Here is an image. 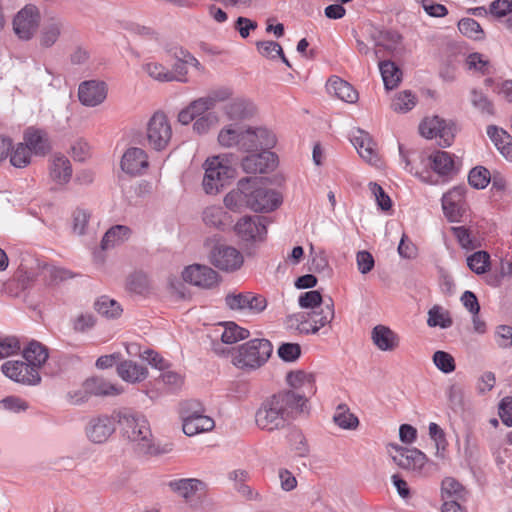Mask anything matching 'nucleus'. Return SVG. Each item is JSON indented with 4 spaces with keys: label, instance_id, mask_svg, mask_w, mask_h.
<instances>
[{
    "label": "nucleus",
    "instance_id": "obj_38",
    "mask_svg": "<svg viewBox=\"0 0 512 512\" xmlns=\"http://www.w3.org/2000/svg\"><path fill=\"white\" fill-rule=\"evenodd\" d=\"M379 70L387 90H392L398 86L402 78V72L392 61H380Z\"/></svg>",
    "mask_w": 512,
    "mask_h": 512
},
{
    "label": "nucleus",
    "instance_id": "obj_41",
    "mask_svg": "<svg viewBox=\"0 0 512 512\" xmlns=\"http://www.w3.org/2000/svg\"><path fill=\"white\" fill-rule=\"evenodd\" d=\"M85 388L90 392V394L97 396H110L118 395L121 393V390L116 385L98 377L86 380Z\"/></svg>",
    "mask_w": 512,
    "mask_h": 512
},
{
    "label": "nucleus",
    "instance_id": "obj_9",
    "mask_svg": "<svg viewBox=\"0 0 512 512\" xmlns=\"http://www.w3.org/2000/svg\"><path fill=\"white\" fill-rule=\"evenodd\" d=\"M387 453L401 469L419 472L427 463L426 455L416 448L390 443L387 445Z\"/></svg>",
    "mask_w": 512,
    "mask_h": 512
},
{
    "label": "nucleus",
    "instance_id": "obj_4",
    "mask_svg": "<svg viewBox=\"0 0 512 512\" xmlns=\"http://www.w3.org/2000/svg\"><path fill=\"white\" fill-rule=\"evenodd\" d=\"M273 351L272 344L267 339H253L233 348L231 354L232 364L241 370L252 371L262 367L270 358Z\"/></svg>",
    "mask_w": 512,
    "mask_h": 512
},
{
    "label": "nucleus",
    "instance_id": "obj_49",
    "mask_svg": "<svg viewBox=\"0 0 512 512\" xmlns=\"http://www.w3.org/2000/svg\"><path fill=\"white\" fill-rule=\"evenodd\" d=\"M142 68L154 80L159 82H170V70L163 64L155 61H148L142 65Z\"/></svg>",
    "mask_w": 512,
    "mask_h": 512
},
{
    "label": "nucleus",
    "instance_id": "obj_1",
    "mask_svg": "<svg viewBox=\"0 0 512 512\" xmlns=\"http://www.w3.org/2000/svg\"><path fill=\"white\" fill-rule=\"evenodd\" d=\"M117 423L123 438L131 444L138 457H159L173 450V444L161 443L154 437L147 417L140 412L128 409L117 411Z\"/></svg>",
    "mask_w": 512,
    "mask_h": 512
},
{
    "label": "nucleus",
    "instance_id": "obj_40",
    "mask_svg": "<svg viewBox=\"0 0 512 512\" xmlns=\"http://www.w3.org/2000/svg\"><path fill=\"white\" fill-rule=\"evenodd\" d=\"M467 490L452 477H446L441 483V497L442 500H466Z\"/></svg>",
    "mask_w": 512,
    "mask_h": 512
},
{
    "label": "nucleus",
    "instance_id": "obj_18",
    "mask_svg": "<svg viewBox=\"0 0 512 512\" xmlns=\"http://www.w3.org/2000/svg\"><path fill=\"white\" fill-rule=\"evenodd\" d=\"M183 280L194 286L211 289L219 282V276L211 267L201 264H193L182 272Z\"/></svg>",
    "mask_w": 512,
    "mask_h": 512
},
{
    "label": "nucleus",
    "instance_id": "obj_47",
    "mask_svg": "<svg viewBox=\"0 0 512 512\" xmlns=\"http://www.w3.org/2000/svg\"><path fill=\"white\" fill-rule=\"evenodd\" d=\"M427 324L430 327L439 326L441 328H448L452 325V319L449 313L440 306H433L428 312Z\"/></svg>",
    "mask_w": 512,
    "mask_h": 512
},
{
    "label": "nucleus",
    "instance_id": "obj_14",
    "mask_svg": "<svg viewBox=\"0 0 512 512\" xmlns=\"http://www.w3.org/2000/svg\"><path fill=\"white\" fill-rule=\"evenodd\" d=\"M465 193L464 186H456L443 195L442 210L449 222H460L466 212Z\"/></svg>",
    "mask_w": 512,
    "mask_h": 512
},
{
    "label": "nucleus",
    "instance_id": "obj_60",
    "mask_svg": "<svg viewBox=\"0 0 512 512\" xmlns=\"http://www.w3.org/2000/svg\"><path fill=\"white\" fill-rule=\"evenodd\" d=\"M246 302L245 310L249 311L251 314H260L267 307L266 298L252 292H246Z\"/></svg>",
    "mask_w": 512,
    "mask_h": 512
},
{
    "label": "nucleus",
    "instance_id": "obj_28",
    "mask_svg": "<svg viewBox=\"0 0 512 512\" xmlns=\"http://www.w3.org/2000/svg\"><path fill=\"white\" fill-rule=\"evenodd\" d=\"M168 487L185 500H190L203 489L204 483L196 478H183L170 481Z\"/></svg>",
    "mask_w": 512,
    "mask_h": 512
},
{
    "label": "nucleus",
    "instance_id": "obj_12",
    "mask_svg": "<svg viewBox=\"0 0 512 512\" xmlns=\"http://www.w3.org/2000/svg\"><path fill=\"white\" fill-rule=\"evenodd\" d=\"M267 219L261 216H243L235 224L237 236L244 242L263 241L267 234Z\"/></svg>",
    "mask_w": 512,
    "mask_h": 512
},
{
    "label": "nucleus",
    "instance_id": "obj_29",
    "mask_svg": "<svg viewBox=\"0 0 512 512\" xmlns=\"http://www.w3.org/2000/svg\"><path fill=\"white\" fill-rule=\"evenodd\" d=\"M254 113L253 103L242 97L233 99L225 106V114L231 120H243L251 117Z\"/></svg>",
    "mask_w": 512,
    "mask_h": 512
},
{
    "label": "nucleus",
    "instance_id": "obj_3",
    "mask_svg": "<svg viewBox=\"0 0 512 512\" xmlns=\"http://www.w3.org/2000/svg\"><path fill=\"white\" fill-rule=\"evenodd\" d=\"M282 203V196L266 187L257 177H246L238 181L237 187L224 197L225 206L232 211L249 208L255 212H271Z\"/></svg>",
    "mask_w": 512,
    "mask_h": 512
},
{
    "label": "nucleus",
    "instance_id": "obj_44",
    "mask_svg": "<svg viewBox=\"0 0 512 512\" xmlns=\"http://www.w3.org/2000/svg\"><path fill=\"white\" fill-rule=\"evenodd\" d=\"M40 275L49 286L57 285L73 277L70 271L48 264L43 265Z\"/></svg>",
    "mask_w": 512,
    "mask_h": 512
},
{
    "label": "nucleus",
    "instance_id": "obj_30",
    "mask_svg": "<svg viewBox=\"0 0 512 512\" xmlns=\"http://www.w3.org/2000/svg\"><path fill=\"white\" fill-rule=\"evenodd\" d=\"M487 135L497 150L509 161H512V137L503 129L491 125L487 128Z\"/></svg>",
    "mask_w": 512,
    "mask_h": 512
},
{
    "label": "nucleus",
    "instance_id": "obj_15",
    "mask_svg": "<svg viewBox=\"0 0 512 512\" xmlns=\"http://www.w3.org/2000/svg\"><path fill=\"white\" fill-rule=\"evenodd\" d=\"M1 370L6 377L17 383L38 385L41 382V377L37 369L30 367L26 361H6L2 364Z\"/></svg>",
    "mask_w": 512,
    "mask_h": 512
},
{
    "label": "nucleus",
    "instance_id": "obj_52",
    "mask_svg": "<svg viewBox=\"0 0 512 512\" xmlns=\"http://www.w3.org/2000/svg\"><path fill=\"white\" fill-rule=\"evenodd\" d=\"M126 287L129 291L143 294L148 290L149 280L145 273L134 272L130 274L126 281Z\"/></svg>",
    "mask_w": 512,
    "mask_h": 512
},
{
    "label": "nucleus",
    "instance_id": "obj_24",
    "mask_svg": "<svg viewBox=\"0 0 512 512\" xmlns=\"http://www.w3.org/2000/svg\"><path fill=\"white\" fill-rule=\"evenodd\" d=\"M375 40V50L372 53L374 60L381 58V49L389 53H396L402 49V36L396 31H380Z\"/></svg>",
    "mask_w": 512,
    "mask_h": 512
},
{
    "label": "nucleus",
    "instance_id": "obj_22",
    "mask_svg": "<svg viewBox=\"0 0 512 512\" xmlns=\"http://www.w3.org/2000/svg\"><path fill=\"white\" fill-rule=\"evenodd\" d=\"M371 341L382 352H393L400 345V337L388 326L379 324L371 331Z\"/></svg>",
    "mask_w": 512,
    "mask_h": 512
},
{
    "label": "nucleus",
    "instance_id": "obj_62",
    "mask_svg": "<svg viewBox=\"0 0 512 512\" xmlns=\"http://www.w3.org/2000/svg\"><path fill=\"white\" fill-rule=\"evenodd\" d=\"M322 295L317 290H312L300 294L298 303L301 308L314 309L322 303Z\"/></svg>",
    "mask_w": 512,
    "mask_h": 512
},
{
    "label": "nucleus",
    "instance_id": "obj_23",
    "mask_svg": "<svg viewBox=\"0 0 512 512\" xmlns=\"http://www.w3.org/2000/svg\"><path fill=\"white\" fill-rule=\"evenodd\" d=\"M287 384L295 393L304 395L306 400L316 391L314 376L302 370L291 371L286 376Z\"/></svg>",
    "mask_w": 512,
    "mask_h": 512
},
{
    "label": "nucleus",
    "instance_id": "obj_17",
    "mask_svg": "<svg viewBox=\"0 0 512 512\" xmlns=\"http://www.w3.org/2000/svg\"><path fill=\"white\" fill-rule=\"evenodd\" d=\"M419 131L421 135L427 139L438 137L439 145L444 147L450 146L454 139L452 127L447 125L446 122L438 116L424 119L419 126Z\"/></svg>",
    "mask_w": 512,
    "mask_h": 512
},
{
    "label": "nucleus",
    "instance_id": "obj_56",
    "mask_svg": "<svg viewBox=\"0 0 512 512\" xmlns=\"http://www.w3.org/2000/svg\"><path fill=\"white\" fill-rule=\"evenodd\" d=\"M193 428L187 430L186 424L182 425V429L185 435L192 437L200 433L211 431L215 427V421L211 417H200L196 421H192Z\"/></svg>",
    "mask_w": 512,
    "mask_h": 512
},
{
    "label": "nucleus",
    "instance_id": "obj_61",
    "mask_svg": "<svg viewBox=\"0 0 512 512\" xmlns=\"http://www.w3.org/2000/svg\"><path fill=\"white\" fill-rule=\"evenodd\" d=\"M157 381L162 382L169 390H176L182 386L183 377L181 374L168 368L161 372Z\"/></svg>",
    "mask_w": 512,
    "mask_h": 512
},
{
    "label": "nucleus",
    "instance_id": "obj_31",
    "mask_svg": "<svg viewBox=\"0 0 512 512\" xmlns=\"http://www.w3.org/2000/svg\"><path fill=\"white\" fill-rule=\"evenodd\" d=\"M118 375L126 382L137 383L146 379L148 371L146 367L132 361L125 360L117 367Z\"/></svg>",
    "mask_w": 512,
    "mask_h": 512
},
{
    "label": "nucleus",
    "instance_id": "obj_39",
    "mask_svg": "<svg viewBox=\"0 0 512 512\" xmlns=\"http://www.w3.org/2000/svg\"><path fill=\"white\" fill-rule=\"evenodd\" d=\"M130 233V229L124 225L111 227L102 238V249L106 250L122 244L130 237Z\"/></svg>",
    "mask_w": 512,
    "mask_h": 512
},
{
    "label": "nucleus",
    "instance_id": "obj_59",
    "mask_svg": "<svg viewBox=\"0 0 512 512\" xmlns=\"http://www.w3.org/2000/svg\"><path fill=\"white\" fill-rule=\"evenodd\" d=\"M289 441L293 450L300 457H305L309 453V446L303 433L299 430H293L289 434Z\"/></svg>",
    "mask_w": 512,
    "mask_h": 512
},
{
    "label": "nucleus",
    "instance_id": "obj_13",
    "mask_svg": "<svg viewBox=\"0 0 512 512\" xmlns=\"http://www.w3.org/2000/svg\"><path fill=\"white\" fill-rule=\"evenodd\" d=\"M276 143L275 135L266 128H241L239 149L253 152L272 148Z\"/></svg>",
    "mask_w": 512,
    "mask_h": 512
},
{
    "label": "nucleus",
    "instance_id": "obj_19",
    "mask_svg": "<svg viewBox=\"0 0 512 512\" xmlns=\"http://www.w3.org/2000/svg\"><path fill=\"white\" fill-rule=\"evenodd\" d=\"M107 92V85L103 81H84L79 85L78 98L84 106L95 107L105 101Z\"/></svg>",
    "mask_w": 512,
    "mask_h": 512
},
{
    "label": "nucleus",
    "instance_id": "obj_58",
    "mask_svg": "<svg viewBox=\"0 0 512 512\" xmlns=\"http://www.w3.org/2000/svg\"><path fill=\"white\" fill-rule=\"evenodd\" d=\"M415 96L408 91L399 93L392 102V109L405 113L415 106Z\"/></svg>",
    "mask_w": 512,
    "mask_h": 512
},
{
    "label": "nucleus",
    "instance_id": "obj_46",
    "mask_svg": "<svg viewBox=\"0 0 512 512\" xmlns=\"http://www.w3.org/2000/svg\"><path fill=\"white\" fill-rule=\"evenodd\" d=\"M241 136V127L227 125L223 127L218 134V142L222 147L230 148L237 146L239 148Z\"/></svg>",
    "mask_w": 512,
    "mask_h": 512
},
{
    "label": "nucleus",
    "instance_id": "obj_20",
    "mask_svg": "<svg viewBox=\"0 0 512 512\" xmlns=\"http://www.w3.org/2000/svg\"><path fill=\"white\" fill-rule=\"evenodd\" d=\"M241 166L246 173H266L276 166L274 153L268 149L261 152L251 153L243 158Z\"/></svg>",
    "mask_w": 512,
    "mask_h": 512
},
{
    "label": "nucleus",
    "instance_id": "obj_50",
    "mask_svg": "<svg viewBox=\"0 0 512 512\" xmlns=\"http://www.w3.org/2000/svg\"><path fill=\"white\" fill-rule=\"evenodd\" d=\"M193 121V131L199 135H203L218 124L219 117L215 112L211 111Z\"/></svg>",
    "mask_w": 512,
    "mask_h": 512
},
{
    "label": "nucleus",
    "instance_id": "obj_7",
    "mask_svg": "<svg viewBox=\"0 0 512 512\" xmlns=\"http://www.w3.org/2000/svg\"><path fill=\"white\" fill-rule=\"evenodd\" d=\"M173 131L168 116L163 111H156L146 125V140L148 146L157 152L168 148Z\"/></svg>",
    "mask_w": 512,
    "mask_h": 512
},
{
    "label": "nucleus",
    "instance_id": "obj_8",
    "mask_svg": "<svg viewBox=\"0 0 512 512\" xmlns=\"http://www.w3.org/2000/svg\"><path fill=\"white\" fill-rule=\"evenodd\" d=\"M41 13L34 4H27L20 9L13 19V31L21 40H31L40 27Z\"/></svg>",
    "mask_w": 512,
    "mask_h": 512
},
{
    "label": "nucleus",
    "instance_id": "obj_33",
    "mask_svg": "<svg viewBox=\"0 0 512 512\" xmlns=\"http://www.w3.org/2000/svg\"><path fill=\"white\" fill-rule=\"evenodd\" d=\"M23 357L30 367L39 369L48 359L47 349L39 342L32 341L23 351Z\"/></svg>",
    "mask_w": 512,
    "mask_h": 512
},
{
    "label": "nucleus",
    "instance_id": "obj_36",
    "mask_svg": "<svg viewBox=\"0 0 512 512\" xmlns=\"http://www.w3.org/2000/svg\"><path fill=\"white\" fill-rule=\"evenodd\" d=\"M432 169L439 175H451L456 172V164L452 155L445 151H437L430 155Z\"/></svg>",
    "mask_w": 512,
    "mask_h": 512
},
{
    "label": "nucleus",
    "instance_id": "obj_10",
    "mask_svg": "<svg viewBox=\"0 0 512 512\" xmlns=\"http://www.w3.org/2000/svg\"><path fill=\"white\" fill-rule=\"evenodd\" d=\"M117 423V412L112 415L101 414L89 419L85 434L94 444H103L114 434Z\"/></svg>",
    "mask_w": 512,
    "mask_h": 512
},
{
    "label": "nucleus",
    "instance_id": "obj_16",
    "mask_svg": "<svg viewBox=\"0 0 512 512\" xmlns=\"http://www.w3.org/2000/svg\"><path fill=\"white\" fill-rule=\"evenodd\" d=\"M121 170L132 177L141 176L149 168L147 152L139 147H130L122 155L120 161Z\"/></svg>",
    "mask_w": 512,
    "mask_h": 512
},
{
    "label": "nucleus",
    "instance_id": "obj_42",
    "mask_svg": "<svg viewBox=\"0 0 512 512\" xmlns=\"http://www.w3.org/2000/svg\"><path fill=\"white\" fill-rule=\"evenodd\" d=\"M220 325L223 328L221 340L225 344H234L248 338L250 335L247 329L238 326L234 322H225Z\"/></svg>",
    "mask_w": 512,
    "mask_h": 512
},
{
    "label": "nucleus",
    "instance_id": "obj_43",
    "mask_svg": "<svg viewBox=\"0 0 512 512\" xmlns=\"http://www.w3.org/2000/svg\"><path fill=\"white\" fill-rule=\"evenodd\" d=\"M333 421L339 428L346 430H354L359 425L358 418L345 405L336 408Z\"/></svg>",
    "mask_w": 512,
    "mask_h": 512
},
{
    "label": "nucleus",
    "instance_id": "obj_6",
    "mask_svg": "<svg viewBox=\"0 0 512 512\" xmlns=\"http://www.w3.org/2000/svg\"><path fill=\"white\" fill-rule=\"evenodd\" d=\"M334 303L331 298L325 302V306L320 311L313 310L308 313H299L287 318V323L293 327L297 323L296 329L304 334H316L320 328L330 323L334 318Z\"/></svg>",
    "mask_w": 512,
    "mask_h": 512
},
{
    "label": "nucleus",
    "instance_id": "obj_45",
    "mask_svg": "<svg viewBox=\"0 0 512 512\" xmlns=\"http://www.w3.org/2000/svg\"><path fill=\"white\" fill-rule=\"evenodd\" d=\"M95 310L106 318H117L122 313V308L118 302L108 296L99 297L95 304Z\"/></svg>",
    "mask_w": 512,
    "mask_h": 512
},
{
    "label": "nucleus",
    "instance_id": "obj_51",
    "mask_svg": "<svg viewBox=\"0 0 512 512\" xmlns=\"http://www.w3.org/2000/svg\"><path fill=\"white\" fill-rule=\"evenodd\" d=\"M31 150L24 144L18 143L10 151V163L17 168L26 167L30 163Z\"/></svg>",
    "mask_w": 512,
    "mask_h": 512
},
{
    "label": "nucleus",
    "instance_id": "obj_26",
    "mask_svg": "<svg viewBox=\"0 0 512 512\" xmlns=\"http://www.w3.org/2000/svg\"><path fill=\"white\" fill-rule=\"evenodd\" d=\"M211 102L206 97H200L192 101L187 107L182 109L178 114V121L182 125H188L193 120L206 115L212 110Z\"/></svg>",
    "mask_w": 512,
    "mask_h": 512
},
{
    "label": "nucleus",
    "instance_id": "obj_63",
    "mask_svg": "<svg viewBox=\"0 0 512 512\" xmlns=\"http://www.w3.org/2000/svg\"><path fill=\"white\" fill-rule=\"evenodd\" d=\"M356 263L358 271L363 275L372 271L375 266L374 257L366 250H361L356 253Z\"/></svg>",
    "mask_w": 512,
    "mask_h": 512
},
{
    "label": "nucleus",
    "instance_id": "obj_64",
    "mask_svg": "<svg viewBox=\"0 0 512 512\" xmlns=\"http://www.w3.org/2000/svg\"><path fill=\"white\" fill-rule=\"evenodd\" d=\"M300 354V345L296 343H283L278 348V356L286 362H293L297 360L300 357Z\"/></svg>",
    "mask_w": 512,
    "mask_h": 512
},
{
    "label": "nucleus",
    "instance_id": "obj_35",
    "mask_svg": "<svg viewBox=\"0 0 512 512\" xmlns=\"http://www.w3.org/2000/svg\"><path fill=\"white\" fill-rule=\"evenodd\" d=\"M200 417H208L205 415V409L203 405L196 400H188L181 403L180 407V418L182 420V425L186 424L187 430L193 428L192 421H196V419Z\"/></svg>",
    "mask_w": 512,
    "mask_h": 512
},
{
    "label": "nucleus",
    "instance_id": "obj_48",
    "mask_svg": "<svg viewBox=\"0 0 512 512\" xmlns=\"http://www.w3.org/2000/svg\"><path fill=\"white\" fill-rule=\"evenodd\" d=\"M458 29L464 35L474 40H482L484 31L480 24L472 18H463L458 22Z\"/></svg>",
    "mask_w": 512,
    "mask_h": 512
},
{
    "label": "nucleus",
    "instance_id": "obj_2",
    "mask_svg": "<svg viewBox=\"0 0 512 512\" xmlns=\"http://www.w3.org/2000/svg\"><path fill=\"white\" fill-rule=\"evenodd\" d=\"M306 398L294 391L283 390L267 397L255 413L256 425L272 432L285 428L296 415L305 411Z\"/></svg>",
    "mask_w": 512,
    "mask_h": 512
},
{
    "label": "nucleus",
    "instance_id": "obj_37",
    "mask_svg": "<svg viewBox=\"0 0 512 512\" xmlns=\"http://www.w3.org/2000/svg\"><path fill=\"white\" fill-rule=\"evenodd\" d=\"M25 145L35 154H45L49 150L46 134L40 130L29 128L24 134Z\"/></svg>",
    "mask_w": 512,
    "mask_h": 512
},
{
    "label": "nucleus",
    "instance_id": "obj_54",
    "mask_svg": "<svg viewBox=\"0 0 512 512\" xmlns=\"http://www.w3.org/2000/svg\"><path fill=\"white\" fill-rule=\"evenodd\" d=\"M470 100L474 108L479 110L482 114L493 115L494 107L493 103L489 100V98L476 89H473L470 92Z\"/></svg>",
    "mask_w": 512,
    "mask_h": 512
},
{
    "label": "nucleus",
    "instance_id": "obj_34",
    "mask_svg": "<svg viewBox=\"0 0 512 512\" xmlns=\"http://www.w3.org/2000/svg\"><path fill=\"white\" fill-rule=\"evenodd\" d=\"M328 89L339 99L347 103H354L358 99V93L351 84L338 77H333L329 80Z\"/></svg>",
    "mask_w": 512,
    "mask_h": 512
},
{
    "label": "nucleus",
    "instance_id": "obj_5",
    "mask_svg": "<svg viewBox=\"0 0 512 512\" xmlns=\"http://www.w3.org/2000/svg\"><path fill=\"white\" fill-rule=\"evenodd\" d=\"M203 168L205 173L202 186L205 193L209 195L218 194L228 180L235 176V170L229 160L222 156H213L206 159Z\"/></svg>",
    "mask_w": 512,
    "mask_h": 512
},
{
    "label": "nucleus",
    "instance_id": "obj_27",
    "mask_svg": "<svg viewBox=\"0 0 512 512\" xmlns=\"http://www.w3.org/2000/svg\"><path fill=\"white\" fill-rule=\"evenodd\" d=\"M50 178L58 185L67 184L72 176V167L68 158L55 154L50 163Z\"/></svg>",
    "mask_w": 512,
    "mask_h": 512
},
{
    "label": "nucleus",
    "instance_id": "obj_55",
    "mask_svg": "<svg viewBox=\"0 0 512 512\" xmlns=\"http://www.w3.org/2000/svg\"><path fill=\"white\" fill-rule=\"evenodd\" d=\"M433 363L445 374L452 373L456 368L454 357L450 353L441 350L433 354Z\"/></svg>",
    "mask_w": 512,
    "mask_h": 512
},
{
    "label": "nucleus",
    "instance_id": "obj_32",
    "mask_svg": "<svg viewBox=\"0 0 512 512\" xmlns=\"http://www.w3.org/2000/svg\"><path fill=\"white\" fill-rule=\"evenodd\" d=\"M202 220L206 226L215 229H223L230 223V216L220 206H209L203 210Z\"/></svg>",
    "mask_w": 512,
    "mask_h": 512
},
{
    "label": "nucleus",
    "instance_id": "obj_21",
    "mask_svg": "<svg viewBox=\"0 0 512 512\" xmlns=\"http://www.w3.org/2000/svg\"><path fill=\"white\" fill-rule=\"evenodd\" d=\"M65 28V22L60 17L47 18L42 26L38 36V43L42 49L53 47L60 39Z\"/></svg>",
    "mask_w": 512,
    "mask_h": 512
},
{
    "label": "nucleus",
    "instance_id": "obj_11",
    "mask_svg": "<svg viewBox=\"0 0 512 512\" xmlns=\"http://www.w3.org/2000/svg\"><path fill=\"white\" fill-rule=\"evenodd\" d=\"M209 260L211 264L219 270L233 272L242 266L244 257L242 253L233 246L217 244L211 249Z\"/></svg>",
    "mask_w": 512,
    "mask_h": 512
},
{
    "label": "nucleus",
    "instance_id": "obj_57",
    "mask_svg": "<svg viewBox=\"0 0 512 512\" xmlns=\"http://www.w3.org/2000/svg\"><path fill=\"white\" fill-rule=\"evenodd\" d=\"M468 181L472 187L483 189L490 182V172L484 167H475L470 171Z\"/></svg>",
    "mask_w": 512,
    "mask_h": 512
},
{
    "label": "nucleus",
    "instance_id": "obj_53",
    "mask_svg": "<svg viewBox=\"0 0 512 512\" xmlns=\"http://www.w3.org/2000/svg\"><path fill=\"white\" fill-rule=\"evenodd\" d=\"M490 256L485 251H478L467 258L468 267L476 274H483L489 267Z\"/></svg>",
    "mask_w": 512,
    "mask_h": 512
},
{
    "label": "nucleus",
    "instance_id": "obj_25",
    "mask_svg": "<svg viewBox=\"0 0 512 512\" xmlns=\"http://www.w3.org/2000/svg\"><path fill=\"white\" fill-rule=\"evenodd\" d=\"M351 142L365 161L371 164L378 162L376 145L367 132L358 130L357 134L352 137Z\"/></svg>",
    "mask_w": 512,
    "mask_h": 512
}]
</instances>
